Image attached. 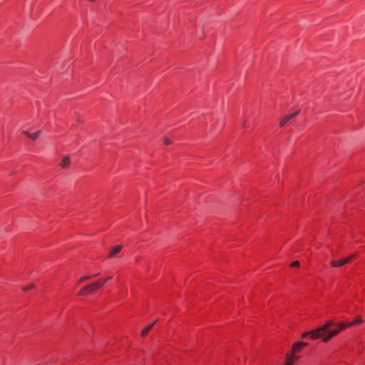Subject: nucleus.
Instances as JSON below:
<instances>
[{
  "mask_svg": "<svg viewBox=\"0 0 365 365\" xmlns=\"http://www.w3.org/2000/svg\"><path fill=\"white\" fill-rule=\"evenodd\" d=\"M356 257V254H352V255H351L350 256L347 257L346 258H350V261H351V260H352V259H354Z\"/></svg>",
  "mask_w": 365,
  "mask_h": 365,
  "instance_id": "20",
  "label": "nucleus"
},
{
  "mask_svg": "<svg viewBox=\"0 0 365 365\" xmlns=\"http://www.w3.org/2000/svg\"><path fill=\"white\" fill-rule=\"evenodd\" d=\"M40 134V131H37L34 133H31V135H29V138L32 139V140H36L38 135Z\"/></svg>",
  "mask_w": 365,
  "mask_h": 365,
  "instance_id": "15",
  "label": "nucleus"
},
{
  "mask_svg": "<svg viewBox=\"0 0 365 365\" xmlns=\"http://www.w3.org/2000/svg\"><path fill=\"white\" fill-rule=\"evenodd\" d=\"M33 287H34L33 284H31L30 286H28V287H26L24 288V290H29V289H32Z\"/></svg>",
  "mask_w": 365,
  "mask_h": 365,
  "instance_id": "21",
  "label": "nucleus"
},
{
  "mask_svg": "<svg viewBox=\"0 0 365 365\" xmlns=\"http://www.w3.org/2000/svg\"><path fill=\"white\" fill-rule=\"evenodd\" d=\"M299 265H300V263H299V261H294V262H293L290 264V266H291L292 267H298Z\"/></svg>",
  "mask_w": 365,
  "mask_h": 365,
  "instance_id": "17",
  "label": "nucleus"
},
{
  "mask_svg": "<svg viewBox=\"0 0 365 365\" xmlns=\"http://www.w3.org/2000/svg\"><path fill=\"white\" fill-rule=\"evenodd\" d=\"M87 292H91V288L89 287V285L83 287L78 292V295H83L86 294Z\"/></svg>",
  "mask_w": 365,
  "mask_h": 365,
  "instance_id": "11",
  "label": "nucleus"
},
{
  "mask_svg": "<svg viewBox=\"0 0 365 365\" xmlns=\"http://www.w3.org/2000/svg\"><path fill=\"white\" fill-rule=\"evenodd\" d=\"M292 119V116L286 115L279 122V126L283 127L289 120Z\"/></svg>",
  "mask_w": 365,
  "mask_h": 365,
  "instance_id": "9",
  "label": "nucleus"
},
{
  "mask_svg": "<svg viewBox=\"0 0 365 365\" xmlns=\"http://www.w3.org/2000/svg\"><path fill=\"white\" fill-rule=\"evenodd\" d=\"M70 164V158L68 156L64 157L60 163V166L62 168H66Z\"/></svg>",
  "mask_w": 365,
  "mask_h": 365,
  "instance_id": "8",
  "label": "nucleus"
},
{
  "mask_svg": "<svg viewBox=\"0 0 365 365\" xmlns=\"http://www.w3.org/2000/svg\"><path fill=\"white\" fill-rule=\"evenodd\" d=\"M110 279H111V277H108L105 278L104 279H106V282L107 280H109Z\"/></svg>",
  "mask_w": 365,
  "mask_h": 365,
  "instance_id": "23",
  "label": "nucleus"
},
{
  "mask_svg": "<svg viewBox=\"0 0 365 365\" xmlns=\"http://www.w3.org/2000/svg\"><path fill=\"white\" fill-rule=\"evenodd\" d=\"M299 113V110H297L292 114H289L290 116H292V118L296 117Z\"/></svg>",
  "mask_w": 365,
  "mask_h": 365,
  "instance_id": "19",
  "label": "nucleus"
},
{
  "mask_svg": "<svg viewBox=\"0 0 365 365\" xmlns=\"http://www.w3.org/2000/svg\"><path fill=\"white\" fill-rule=\"evenodd\" d=\"M99 274V273L96 274V275L94 276H85V277H82L81 278L79 279L78 280V282L79 283H81V282H83L84 281L93 277H96V276H98Z\"/></svg>",
  "mask_w": 365,
  "mask_h": 365,
  "instance_id": "14",
  "label": "nucleus"
},
{
  "mask_svg": "<svg viewBox=\"0 0 365 365\" xmlns=\"http://www.w3.org/2000/svg\"><path fill=\"white\" fill-rule=\"evenodd\" d=\"M297 356H295L294 354H287V362L284 365H293L294 360L297 359Z\"/></svg>",
  "mask_w": 365,
  "mask_h": 365,
  "instance_id": "6",
  "label": "nucleus"
},
{
  "mask_svg": "<svg viewBox=\"0 0 365 365\" xmlns=\"http://www.w3.org/2000/svg\"><path fill=\"white\" fill-rule=\"evenodd\" d=\"M120 250H121V246H120V245L115 246L114 247H113V249L111 250V252L108 255V257L109 258L113 257L115 255L119 253L120 252Z\"/></svg>",
  "mask_w": 365,
  "mask_h": 365,
  "instance_id": "7",
  "label": "nucleus"
},
{
  "mask_svg": "<svg viewBox=\"0 0 365 365\" xmlns=\"http://www.w3.org/2000/svg\"><path fill=\"white\" fill-rule=\"evenodd\" d=\"M307 345V343L302 341L295 343L292 346V350L294 351H299L303 346H305Z\"/></svg>",
  "mask_w": 365,
  "mask_h": 365,
  "instance_id": "5",
  "label": "nucleus"
},
{
  "mask_svg": "<svg viewBox=\"0 0 365 365\" xmlns=\"http://www.w3.org/2000/svg\"><path fill=\"white\" fill-rule=\"evenodd\" d=\"M23 134H24L25 135H26V136H27V137H29V135H31V133H29V132H27V131H24V132H23Z\"/></svg>",
  "mask_w": 365,
  "mask_h": 365,
  "instance_id": "22",
  "label": "nucleus"
},
{
  "mask_svg": "<svg viewBox=\"0 0 365 365\" xmlns=\"http://www.w3.org/2000/svg\"><path fill=\"white\" fill-rule=\"evenodd\" d=\"M362 322V319H361V317H357L353 322L351 323V325H354V324H361Z\"/></svg>",
  "mask_w": 365,
  "mask_h": 365,
  "instance_id": "16",
  "label": "nucleus"
},
{
  "mask_svg": "<svg viewBox=\"0 0 365 365\" xmlns=\"http://www.w3.org/2000/svg\"><path fill=\"white\" fill-rule=\"evenodd\" d=\"M172 143L171 140L168 139V138H165L164 139V144L166 145H170Z\"/></svg>",
  "mask_w": 365,
  "mask_h": 365,
  "instance_id": "18",
  "label": "nucleus"
},
{
  "mask_svg": "<svg viewBox=\"0 0 365 365\" xmlns=\"http://www.w3.org/2000/svg\"><path fill=\"white\" fill-rule=\"evenodd\" d=\"M333 324L334 323L332 321L326 322L323 326L316 329V331L314 333H312L313 337L314 338H319L321 336L322 334L327 331L328 330L327 329L329 327H331V325H333Z\"/></svg>",
  "mask_w": 365,
  "mask_h": 365,
  "instance_id": "1",
  "label": "nucleus"
},
{
  "mask_svg": "<svg viewBox=\"0 0 365 365\" xmlns=\"http://www.w3.org/2000/svg\"><path fill=\"white\" fill-rule=\"evenodd\" d=\"M339 333V329L327 330V331L322 334L319 337L322 339L323 342L329 341L332 337L336 336Z\"/></svg>",
  "mask_w": 365,
  "mask_h": 365,
  "instance_id": "2",
  "label": "nucleus"
},
{
  "mask_svg": "<svg viewBox=\"0 0 365 365\" xmlns=\"http://www.w3.org/2000/svg\"><path fill=\"white\" fill-rule=\"evenodd\" d=\"M350 262V258H344L339 260H331L330 264L333 267H339Z\"/></svg>",
  "mask_w": 365,
  "mask_h": 365,
  "instance_id": "3",
  "label": "nucleus"
},
{
  "mask_svg": "<svg viewBox=\"0 0 365 365\" xmlns=\"http://www.w3.org/2000/svg\"><path fill=\"white\" fill-rule=\"evenodd\" d=\"M316 331V329H314V330H312V331H307V332H304L303 334H302V337L304 338L307 336H310V337L312 339H317L318 338H314L313 337V334L312 333H314Z\"/></svg>",
  "mask_w": 365,
  "mask_h": 365,
  "instance_id": "12",
  "label": "nucleus"
},
{
  "mask_svg": "<svg viewBox=\"0 0 365 365\" xmlns=\"http://www.w3.org/2000/svg\"><path fill=\"white\" fill-rule=\"evenodd\" d=\"M153 327V324L148 325L145 328H144L141 331V336H145L152 329Z\"/></svg>",
  "mask_w": 365,
  "mask_h": 365,
  "instance_id": "10",
  "label": "nucleus"
},
{
  "mask_svg": "<svg viewBox=\"0 0 365 365\" xmlns=\"http://www.w3.org/2000/svg\"><path fill=\"white\" fill-rule=\"evenodd\" d=\"M351 326V323L348 324V323H346V322H341L340 323L339 325H338V329H339V331L341 330H343L344 329L348 327H350Z\"/></svg>",
  "mask_w": 365,
  "mask_h": 365,
  "instance_id": "13",
  "label": "nucleus"
},
{
  "mask_svg": "<svg viewBox=\"0 0 365 365\" xmlns=\"http://www.w3.org/2000/svg\"><path fill=\"white\" fill-rule=\"evenodd\" d=\"M106 282V279H101L98 282H93L89 284L91 288V293L95 292L96 289H100L103 286Z\"/></svg>",
  "mask_w": 365,
  "mask_h": 365,
  "instance_id": "4",
  "label": "nucleus"
},
{
  "mask_svg": "<svg viewBox=\"0 0 365 365\" xmlns=\"http://www.w3.org/2000/svg\"><path fill=\"white\" fill-rule=\"evenodd\" d=\"M242 127H243V128L246 127V123H245V122H244V123H242Z\"/></svg>",
  "mask_w": 365,
  "mask_h": 365,
  "instance_id": "24",
  "label": "nucleus"
}]
</instances>
